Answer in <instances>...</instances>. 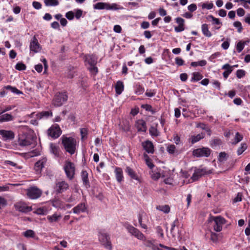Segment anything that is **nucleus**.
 <instances>
[{
    "label": "nucleus",
    "mask_w": 250,
    "mask_h": 250,
    "mask_svg": "<svg viewBox=\"0 0 250 250\" xmlns=\"http://www.w3.org/2000/svg\"><path fill=\"white\" fill-rule=\"evenodd\" d=\"M62 145L65 150L70 155H73L77 150L78 146L76 139L71 137L63 136L62 138Z\"/></svg>",
    "instance_id": "obj_1"
},
{
    "label": "nucleus",
    "mask_w": 250,
    "mask_h": 250,
    "mask_svg": "<svg viewBox=\"0 0 250 250\" xmlns=\"http://www.w3.org/2000/svg\"><path fill=\"white\" fill-rule=\"evenodd\" d=\"M98 239L101 245L108 250H112V246L109 235L103 231H100L98 234Z\"/></svg>",
    "instance_id": "obj_2"
},
{
    "label": "nucleus",
    "mask_w": 250,
    "mask_h": 250,
    "mask_svg": "<svg viewBox=\"0 0 250 250\" xmlns=\"http://www.w3.org/2000/svg\"><path fill=\"white\" fill-rule=\"evenodd\" d=\"M63 168L67 178L69 180H72L74 178L75 174V164L70 161L67 160L64 162Z\"/></svg>",
    "instance_id": "obj_3"
},
{
    "label": "nucleus",
    "mask_w": 250,
    "mask_h": 250,
    "mask_svg": "<svg viewBox=\"0 0 250 250\" xmlns=\"http://www.w3.org/2000/svg\"><path fill=\"white\" fill-rule=\"evenodd\" d=\"M210 221H213V229L216 232H220L222 230L223 226L227 222V220L221 216H212Z\"/></svg>",
    "instance_id": "obj_4"
},
{
    "label": "nucleus",
    "mask_w": 250,
    "mask_h": 250,
    "mask_svg": "<svg viewBox=\"0 0 250 250\" xmlns=\"http://www.w3.org/2000/svg\"><path fill=\"white\" fill-rule=\"evenodd\" d=\"M68 96L66 92H59L55 94L52 104L55 106H61L67 100Z\"/></svg>",
    "instance_id": "obj_5"
},
{
    "label": "nucleus",
    "mask_w": 250,
    "mask_h": 250,
    "mask_svg": "<svg viewBox=\"0 0 250 250\" xmlns=\"http://www.w3.org/2000/svg\"><path fill=\"white\" fill-rule=\"evenodd\" d=\"M26 194L31 199H36L41 197L42 191L36 187H31L26 189Z\"/></svg>",
    "instance_id": "obj_6"
},
{
    "label": "nucleus",
    "mask_w": 250,
    "mask_h": 250,
    "mask_svg": "<svg viewBox=\"0 0 250 250\" xmlns=\"http://www.w3.org/2000/svg\"><path fill=\"white\" fill-rule=\"evenodd\" d=\"M95 9L102 10H117L119 9L118 5L116 3L110 4L106 2H99L93 5Z\"/></svg>",
    "instance_id": "obj_7"
},
{
    "label": "nucleus",
    "mask_w": 250,
    "mask_h": 250,
    "mask_svg": "<svg viewBox=\"0 0 250 250\" xmlns=\"http://www.w3.org/2000/svg\"><path fill=\"white\" fill-rule=\"evenodd\" d=\"M15 209L20 212L27 213L32 210V208L23 201H19L14 204Z\"/></svg>",
    "instance_id": "obj_8"
},
{
    "label": "nucleus",
    "mask_w": 250,
    "mask_h": 250,
    "mask_svg": "<svg viewBox=\"0 0 250 250\" xmlns=\"http://www.w3.org/2000/svg\"><path fill=\"white\" fill-rule=\"evenodd\" d=\"M48 135L54 139L58 138L62 134V130L58 124L53 125L47 130Z\"/></svg>",
    "instance_id": "obj_9"
},
{
    "label": "nucleus",
    "mask_w": 250,
    "mask_h": 250,
    "mask_svg": "<svg viewBox=\"0 0 250 250\" xmlns=\"http://www.w3.org/2000/svg\"><path fill=\"white\" fill-rule=\"evenodd\" d=\"M211 153V150L208 147H202L194 149L192 154L196 157H208Z\"/></svg>",
    "instance_id": "obj_10"
},
{
    "label": "nucleus",
    "mask_w": 250,
    "mask_h": 250,
    "mask_svg": "<svg viewBox=\"0 0 250 250\" xmlns=\"http://www.w3.org/2000/svg\"><path fill=\"white\" fill-rule=\"evenodd\" d=\"M126 229L128 232H129L131 235L134 236L138 239L143 241L146 240V237L144 234L134 227L131 225H128L126 227Z\"/></svg>",
    "instance_id": "obj_11"
},
{
    "label": "nucleus",
    "mask_w": 250,
    "mask_h": 250,
    "mask_svg": "<svg viewBox=\"0 0 250 250\" xmlns=\"http://www.w3.org/2000/svg\"><path fill=\"white\" fill-rule=\"evenodd\" d=\"M47 159L46 157H42L35 164L34 169L36 174L39 175L41 173L42 169L47 163Z\"/></svg>",
    "instance_id": "obj_12"
},
{
    "label": "nucleus",
    "mask_w": 250,
    "mask_h": 250,
    "mask_svg": "<svg viewBox=\"0 0 250 250\" xmlns=\"http://www.w3.org/2000/svg\"><path fill=\"white\" fill-rule=\"evenodd\" d=\"M69 188L68 183L64 181H59L56 183L54 190L57 193H62Z\"/></svg>",
    "instance_id": "obj_13"
},
{
    "label": "nucleus",
    "mask_w": 250,
    "mask_h": 250,
    "mask_svg": "<svg viewBox=\"0 0 250 250\" xmlns=\"http://www.w3.org/2000/svg\"><path fill=\"white\" fill-rule=\"evenodd\" d=\"M33 139L30 135H20L18 140L19 145L22 146H28L32 144Z\"/></svg>",
    "instance_id": "obj_14"
},
{
    "label": "nucleus",
    "mask_w": 250,
    "mask_h": 250,
    "mask_svg": "<svg viewBox=\"0 0 250 250\" xmlns=\"http://www.w3.org/2000/svg\"><path fill=\"white\" fill-rule=\"evenodd\" d=\"M134 126L138 132H146L147 130L146 122L143 119L137 120Z\"/></svg>",
    "instance_id": "obj_15"
},
{
    "label": "nucleus",
    "mask_w": 250,
    "mask_h": 250,
    "mask_svg": "<svg viewBox=\"0 0 250 250\" xmlns=\"http://www.w3.org/2000/svg\"><path fill=\"white\" fill-rule=\"evenodd\" d=\"M206 174L205 170L203 169H198L194 171L191 179L188 180V183L197 181L202 176Z\"/></svg>",
    "instance_id": "obj_16"
},
{
    "label": "nucleus",
    "mask_w": 250,
    "mask_h": 250,
    "mask_svg": "<svg viewBox=\"0 0 250 250\" xmlns=\"http://www.w3.org/2000/svg\"><path fill=\"white\" fill-rule=\"evenodd\" d=\"M142 146L148 153L153 154L154 152V146L152 142L149 140L145 141L142 143Z\"/></svg>",
    "instance_id": "obj_17"
},
{
    "label": "nucleus",
    "mask_w": 250,
    "mask_h": 250,
    "mask_svg": "<svg viewBox=\"0 0 250 250\" xmlns=\"http://www.w3.org/2000/svg\"><path fill=\"white\" fill-rule=\"evenodd\" d=\"M30 51L33 52L34 53H38L41 51V47L38 42V40L35 36L30 42Z\"/></svg>",
    "instance_id": "obj_18"
},
{
    "label": "nucleus",
    "mask_w": 250,
    "mask_h": 250,
    "mask_svg": "<svg viewBox=\"0 0 250 250\" xmlns=\"http://www.w3.org/2000/svg\"><path fill=\"white\" fill-rule=\"evenodd\" d=\"M0 135L4 140H12L15 137L14 133L11 130H0Z\"/></svg>",
    "instance_id": "obj_19"
},
{
    "label": "nucleus",
    "mask_w": 250,
    "mask_h": 250,
    "mask_svg": "<svg viewBox=\"0 0 250 250\" xmlns=\"http://www.w3.org/2000/svg\"><path fill=\"white\" fill-rule=\"evenodd\" d=\"M87 208L86 205L84 203L78 204L77 206L73 208V212L75 214H79L86 211Z\"/></svg>",
    "instance_id": "obj_20"
},
{
    "label": "nucleus",
    "mask_w": 250,
    "mask_h": 250,
    "mask_svg": "<svg viewBox=\"0 0 250 250\" xmlns=\"http://www.w3.org/2000/svg\"><path fill=\"white\" fill-rule=\"evenodd\" d=\"M222 69L225 70V71L223 73V75L224 79L226 80L233 71V66H231L228 63H226L222 66Z\"/></svg>",
    "instance_id": "obj_21"
},
{
    "label": "nucleus",
    "mask_w": 250,
    "mask_h": 250,
    "mask_svg": "<svg viewBox=\"0 0 250 250\" xmlns=\"http://www.w3.org/2000/svg\"><path fill=\"white\" fill-rule=\"evenodd\" d=\"M85 62L88 63L90 66L96 65L97 62V59L93 55H86L84 57Z\"/></svg>",
    "instance_id": "obj_22"
},
{
    "label": "nucleus",
    "mask_w": 250,
    "mask_h": 250,
    "mask_svg": "<svg viewBox=\"0 0 250 250\" xmlns=\"http://www.w3.org/2000/svg\"><path fill=\"white\" fill-rule=\"evenodd\" d=\"M114 172L117 182L121 183L124 180L123 171L121 167H115Z\"/></svg>",
    "instance_id": "obj_23"
},
{
    "label": "nucleus",
    "mask_w": 250,
    "mask_h": 250,
    "mask_svg": "<svg viewBox=\"0 0 250 250\" xmlns=\"http://www.w3.org/2000/svg\"><path fill=\"white\" fill-rule=\"evenodd\" d=\"M46 218L48 222L52 224L58 222L62 218V215L61 213L55 212L51 215H48Z\"/></svg>",
    "instance_id": "obj_24"
},
{
    "label": "nucleus",
    "mask_w": 250,
    "mask_h": 250,
    "mask_svg": "<svg viewBox=\"0 0 250 250\" xmlns=\"http://www.w3.org/2000/svg\"><path fill=\"white\" fill-rule=\"evenodd\" d=\"M2 111L0 112V122H6L13 120L14 117L10 114H2Z\"/></svg>",
    "instance_id": "obj_25"
},
{
    "label": "nucleus",
    "mask_w": 250,
    "mask_h": 250,
    "mask_svg": "<svg viewBox=\"0 0 250 250\" xmlns=\"http://www.w3.org/2000/svg\"><path fill=\"white\" fill-rule=\"evenodd\" d=\"M116 93L120 95L124 90V84L123 82L118 81L115 86Z\"/></svg>",
    "instance_id": "obj_26"
},
{
    "label": "nucleus",
    "mask_w": 250,
    "mask_h": 250,
    "mask_svg": "<svg viewBox=\"0 0 250 250\" xmlns=\"http://www.w3.org/2000/svg\"><path fill=\"white\" fill-rule=\"evenodd\" d=\"M125 172L127 173V174L133 179H135L137 181H140V179L138 176L136 172L130 167H127L125 169Z\"/></svg>",
    "instance_id": "obj_27"
},
{
    "label": "nucleus",
    "mask_w": 250,
    "mask_h": 250,
    "mask_svg": "<svg viewBox=\"0 0 250 250\" xmlns=\"http://www.w3.org/2000/svg\"><path fill=\"white\" fill-rule=\"evenodd\" d=\"M205 137L204 133H201L196 135L191 136L189 139L190 142L192 144H193L201 139H203Z\"/></svg>",
    "instance_id": "obj_28"
},
{
    "label": "nucleus",
    "mask_w": 250,
    "mask_h": 250,
    "mask_svg": "<svg viewBox=\"0 0 250 250\" xmlns=\"http://www.w3.org/2000/svg\"><path fill=\"white\" fill-rule=\"evenodd\" d=\"M50 148L51 152L55 156H60V149L58 146L51 143L50 145Z\"/></svg>",
    "instance_id": "obj_29"
},
{
    "label": "nucleus",
    "mask_w": 250,
    "mask_h": 250,
    "mask_svg": "<svg viewBox=\"0 0 250 250\" xmlns=\"http://www.w3.org/2000/svg\"><path fill=\"white\" fill-rule=\"evenodd\" d=\"M36 116L39 119H41L43 118H48L49 116H52L53 114L51 111H43L37 114Z\"/></svg>",
    "instance_id": "obj_30"
},
{
    "label": "nucleus",
    "mask_w": 250,
    "mask_h": 250,
    "mask_svg": "<svg viewBox=\"0 0 250 250\" xmlns=\"http://www.w3.org/2000/svg\"><path fill=\"white\" fill-rule=\"evenodd\" d=\"M202 32L203 35L207 37H210L211 33L209 31L208 25L206 23L203 24L201 26Z\"/></svg>",
    "instance_id": "obj_31"
},
{
    "label": "nucleus",
    "mask_w": 250,
    "mask_h": 250,
    "mask_svg": "<svg viewBox=\"0 0 250 250\" xmlns=\"http://www.w3.org/2000/svg\"><path fill=\"white\" fill-rule=\"evenodd\" d=\"M88 176V173L86 170H82L81 172V177L83 184L86 187L89 186Z\"/></svg>",
    "instance_id": "obj_32"
},
{
    "label": "nucleus",
    "mask_w": 250,
    "mask_h": 250,
    "mask_svg": "<svg viewBox=\"0 0 250 250\" xmlns=\"http://www.w3.org/2000/svg\"><path fill=\"white\" fill-rule=\"evenodd\" d=\"M156 209L163 212L165 213H168L169 212L170 210V207L167 205L157 206L156 207Z\"/></svg>",
    "instance_id": "obj_33"
},
{
    "label": "nucleus",
    "mask_w": 250,
    "mask_h": 250,
    "mask_svg": "<svg viewBox=\"0 0 250 250\" xmlns=\"http://www.w3.org/2000/svg\"><path fill=\"white\" fill-rule=\"evenodd\" d=\"M229 155L225 152H221L218 157V161L220 163L224 162L227 160Z\"/></svg>",
    "instance_id": "obj_34"
},
{
    "label": "nucleus",
    "mask_w": 250,
    "mask_h": 250,
    "mask_svg": "<svg viewBox=\"0 0 250 250\" xmlns=\"http://www.w3.org/2000/svg\"><path fill=\"white\" fill-rule=\"evenodd\" d=\"M192 75V77L191 80V82L198 81L201 80L203 77V75L199 72H193Z\"/></svg>",
    "instance_id": "obj_35"
},
{
    "label": "nucleus",
    "mask_w": 250,
    "mask_h": 250,
    "mask_svg": "<svg viewBox=\"0 0 250 250\" xmlns=\"http://www.w3.org/2000/svg\"><path fill=\"white\" fill-rule=\"evenodd\" d=\"M167 150L170 154H174L177 153L176 146L173 144L168 145L167 147Z\"/></svg>",
    "instance_id": "obj_36"
},
{
    "label": "nucleus",
    "mask_w": 250,
    "mask_h": 250,
    "mask_svg": "<svg viewBox=\"0 0 250 250\" xmlns=\"http://www.w3.org/2000/svg\"><path fill=\"white\" fill-rule=\"evenodd\" d=\"M44 2L46 6H55L59 4L58 0H44Z\"/></svg>",
    "instance_id": "obj_37"
},
{
    "label": "nucleus",
    "mask_w": 250,
    "mask_h": 250,
    "mask_svg": "<svg viewBox=\"0 0 250 250\" xmlns=\"http://www.w3.org/2000/svg\"><path fill=\"white\" fill-rule=\"evenodd\" d=\"M243 136L239 132H236L233 141L231 143L232 145H235L243 140Z\"/></svg>",
    "instance_id": "obj_38"
},
{
    "label": "nucleus",
    "mask_w": 250,
    "mask_h": 250,
    "mask_svg": "<svg viewBox=\"0 0 250 250\" xmlns=\"http://www.w3.org/2000/svg\"><path fill=\"white\" fill-rule=\"evenodd\" d=\"M130 125L127 121L123 122V125H121L122 129L125 132H128L130 130Z\"/></svg>",
    "instance_id": "obj_39"
},
{
    "label": "nucleus",
    "mask_w": 250,
    "mask_h": 250,
    "mask_svg": "<svg viewBox=\"0 0 250 250\" xmlns=\"http://www.w3.org/2000/svg\"><path fill=\"white\" fill-rule=\"evenodd\" d=\"M248 146L246 143H242L241 146L238 148L237 153L238 155H241L247 148Z\"/></svg>",
    "instance_id": "obj_40"
},
{
    "label": "nucleus",
    "mask_w": 250,
    "mask_h": 250,
    "mask_svg": "<svg viewBox=\"0 0 250 250\" xmlns=\"http://www.w3.org/2000/svg\"><path fill=\"white\" fill-rule=\"evenodd\" d=\"M206 60H201L198 62H193L191 63V65L193 67H197L198 66H204L207 64Z\"/></svg>",
    "instance_id": "obj_41"
},
{
    "label": "nucleus",
    "mask_w": 250,
    "mask_h": 250,
    "mask_svg": "<svg viewBox=\"0 0 250 250\" xmlns=\"http://www.w3.org/2000/svg\"><path fill=\"white\" fill-rule=\"evenodd\" d=\"M144 157L147 166L150 168H152L154 167V165L152 163L151 159L146 154H144Z\"/></svg>",
    "instance_id": "obj_42"
},
{
    "label": "nucleus",
    "mask_w": 250,
    "mask_h": 250,
    "mask_svg": "<svg viewBox=\"0 0 250 250\" xmlns=\"http://www.w3.org/2000/svg\"><path fill=\"white\" fill-rule=\"evenodd\" d=\"M222 144V141L220 139H214L211 141L210 146L212 147H215Z\"/></svg>",
    "instance_id": "obj_43"
},
{
    "label": "nucleus",
    "mask_w": 250,
    "mask_h": 250,
    "mask_svg": "<svg viewBox=\"0 0 250 250\" xmlns=\"http://www.w3.org/2000/svg\"><path fill=\"white\" fill-rule=\"evenodd\" d=\"M149 133L151 136H158L159 132L156 127L151 126L149 129Z\"/></svg>",
    "instance_id": "obj_44"
},
{
    "label": "nucleus",
    "mask_w": 250,
    "mask_h": 250,
    "mask_svg": "<svg viewBox=\"0 0 250 250\" xmlns=\"http://www.w3.org/2000/svg\"><path fill=\"white\" fill-rule=\"evenodd\" d=\"M144 91V87L140 84H136L135 86V92L138 95L142 94Z\"/></svg>",
    "instance_id": "obj_45"
},
{
    "label": "nucleus",
    "mask_w": 250,
    "mask_h": 250,
    "mask_svg": "<svg viewBox=\"0 0 250 250\" xmlns=\"http://www.w3.org/2000/svg\"><path fill=\"white\" fill-rule=\"evenodd\" d=\"M23 235L27 238H33L35 236V232L31 229H28L23 232Z\"/></svg>",
    "instance_id": "obj_46"
},
{
    "label": "nucleus",
    "mask_w": 250,
    "mask_h": 250,
    "mask_svg": "<svg viewBox=\"0 0 250 250\" xmlns=\"http://www.w3.org/2000/svg\"><path fill=\"white\" fill-rule=\"evenodd\" d=\"M80 132H81V139L82 140H84L87 138V132H88V130H87V128H81V130H80Z\"/></svg>",
    "instance_id": "obj_47"
},
{
    "label": "nucleus",
    "mask_w": 250,
    "mask_h": 250,
    "mask_svg": "<svg viewBox=\"0 0 250 250\" xmlns=\"http://www.w3.org/2000/svg\"><path fill=\"white\" fill-rule=\"evenodd\" d=\"M245 46L242 41H239L236 44V48L237 52L240 53L244 49Z\"/></svg>",
    "instance_id": "obj_48"
},
{
    "label": "nucleus",
    "mask_w": 250,
    "mask_h": 250,
    "mask_svg": "<svg viewBox=\"0 0 250 250\" xmlns=\"http://www.w3.org/2000/svg\"><path fill=\"white\" fill-rule=\"evenodd\" d=\"M218 234L211 231L210 233V240L214 243H217L218 241Z\"/></svg>",
    "instance_id": "obj_49"
},
{
    "label": "nucleus",
    "mask_w": 250,
    "mask_h": 250,
    "mask_svg": "<svg viewBox=\"0 0 250 250\" xmlns=\"http://www.w3.org/2000/svg\"><path fill=\"white\" fill-rule=\"evenodd\" d=\"M15 68L18 70H25L26 68V65L22 62H18L15 66Z\"/></svg>",
    "instance_id": "obj_50"
},
{
    "label": "nucleus",
    "mask_w": 250,
    "mask_h": 250,
    "mask_svg": "<svg viewBox=\"0 0 250 250\" xmlns=\"http://www.w3.org/2000/svg\"><path fill=\"white\" fill-rule=\"evenodd\" d=\"M202 9H207L208 10L211 9L213 7V4L212 2H207L204 3L202 4Z\"/></svg>",
    "instance_id": "obj_51"
},
{
    "label": "nucleus",
    "mask_w": 250,
    "mask_h": 250,
    "mask_svg": "<svg viewBox=\"0 0 250 250\" xmlns=\"http://www.w3.org/2000/svg\"><path fill=\"white\" fill-rule=\"evenodd\" d=\"M233 25L235 27H236L238 29V32L239 33H241L242 31L243 27H242L241 22H240L239 21H235L233 23Z\"/></svg>",
    "instance_id": "obj_52"
},
{
    "label": "nucleus",
    "mask_w": 250,
    "mask_h": 250,
    "mask_svg": "<svg viewBox=\"0 0 250 250\" xmlns=\"http://www.w3.org/2000/svg\"><path fill=\"white\" fill-rule=\"evenodd\" d=\"M208 19H211L212 21H213V24H216V25H219L221 24V22H220V20L214 17L212 15H209L208 17Z\"/></svg>",
    "instance_id": "obj_53"
},
{
    "label": "nucleus",
    "mask_w": 250,
    "mask_h": 250,
    "mask_svg": "<svg viewBox=\"0 0 250 250\" xmlns=\"http://www.w3.org/2000/svg\"><path fill=\"white\" fill-rule=\"evenodd\" d=\"M4 163L5 165H10L13 167H15L16 168L21 169V167H19L18 166L17 164H16V163H14V162L11 161H9V160L5 161Z\"/></svg>",
    "instance_id": "obj_54"
},
{
    "label": "nucleus",
    "mask_w": 250,
    "mask_h": 250,
    "mask_svg": "<svg viewBox=\"0 0 250 250\" xmlns=\"http://www.w3.org/2000/svg\"><path fill=\"white\" fill-rule=\"evenodd\" d=\"M236 74L238 78L241 79L245 76V71L242 69H239L236 71Z\"/></svg>",
    "instance_id": "obj_55"
},
{
    "label": "nucleus",
    "mask_w": 250,
    "mask_h": 250,
    "mask_svg": "<svg viewBox=\"0 0 250 250\" xmlns=\"http://www.w3.org/2000/svg\"><path fill=\"white\" fill-rule=\"evenodd\" d=\"M34 213L38 215H45L46 214V211L43 208H40L34 211Z\"/></svg>",
    "instance_id": "obj_56"
},
{
    "label": "nucleus",
    "mask_w": 250,
    "mask_h": 250,
    "mask_svg": "<svg viewBox=\"0 0 250 250\" xmlns=\"http://www.w3.org/2000/svg\"><path fill=\"white\" fill-rule=\"evenodd\" d=\"M66 18L69 20H72L74 17V13L73 12L70 11L65 14Z\"/></svg>",
    "instance_id": "obj_57"
},
{
    "label": "nucleus",
    "mask_w": 250,
    "mask_h": 250,
    "mask_svg": "<svg viewBox=\"0 0 250 250\" xmlns=\"http://www.w3.org/2000/svg\"><path fill=\"white\" fill-rule=\"evenodd\" d=\"M156 232L160 235L161 238H163L164 236L163 230L160 226H157L156 227Z\"/></svg>",
    "instance_id": "obj_58"
},
{
    "label": "nucleus",
    "mask_w": 250,
    "mask_h": 250,
    "mask_svg": "<svg viewBox=\"0 0 250 250\" xmlns=\"http://www.w3.org/2000/svg\"><path fill=\"white\" fill-rule=\"evenodd\" d=\"M7 205V201L3 197L0 196V209L6 206Z\"/></svg>",
    "instance_id": "obj_59"
},
{
    "label": "nucleus",
    "mask_w": 250,
    "mask_h": 250,
    "mask_svg": "<svg viewBox=\"0 0 250 250\" xmlns=\"http://www.w3.org/2000/svg\"><path fill=\"white\" fill-rule=\"evenodd\" d=\"M188 9L190 12H193L196 10L197 6L195 4L192 3L188 6Z\"/></svg>",
    "instance_id": "obj_60"
},
{
    "label": "nucleus",
    "mask_w": 250,
    "mask_h": 250,
    "mask_svg": "<svg viewBox=\"0 0 250 250\" xmlns=\"http://www.w3.org/2000/svg\"><path fill=\"white\" fill-rule=\"evenodd\" d=\"M33 6L36 9H40L42 8V4L38 1H33L32 3Z\"/></svg>",
    "instance_id": "obj_61"
},
{
    "label": "nucleus",
    "mask_w": 250,
    "mask_h": 250,
    "mask_svg": "<svg viewBox=\"0 0 250 250\" xmlns=\"http://www.w3.org/2000/svg\"><path fill=\"white\" fill-rule=\"evenodd\" d=\"M176 23L178 25H184L185 20L180 17H178L175 19Z\"/></svg>",
    "instance_id": "obj_62"
},
{
    "label": "nucleus",
    "mask_w": 250,
    "mask_h": 250,
    "mask_svg": "<svg viewBox=\"0 0 250 250\" xmlns=\"http://www.w3.org/2000/svg\"><path fill=\"white\" fill-rule=\"evenodd\" d=\"M245 14V11L242 8H239L237 10V14L239 17H242Z\"/></svg>",
    "instance_id": "obj_63"
},
{
    "label": "nucleus",
    "mask_w": 250,
    "mask_h": 250,
    "mask_svg": "<svg viewBox=\"0 0 250 250\" xmlns=\"http://www.w3.org/2000/svg\"><path fill=\"white\" fill-rule=\"evenodd\" d=\"M184 60L181 58L177 57L175 59V63L179 66L183 65L184 64Z\"/></svg>",
    "instance_id": "obj_64"
}]
</instances>
